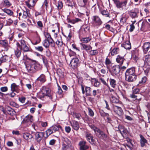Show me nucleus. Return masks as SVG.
<instances>
[{"instance_id":"obj_9","label":"nucleus","mask_w":150,"mask_h":150,"mask_svg":"<svg viewBox=\"0 0 150 150\" xmlns=\"http://www.w3.org/2000/svg\"><path fill=\"white\" fill-rule=\"evenodd\" d=\"M139 13L138 8H135L133 10H132L129 12V14L132 18L137 17V14Z\"/></svg>"},{"instance_id":"obj_34","label":"nucleus","mask_w":150,"mask_h":150,"mask_svg":"<svg viewBox=\"0 0 150 150\" xmlns=\"http://www.w3.org/2000/svg\"><path fill=\"white\" fill-rule=\"evenodd\" d=\"M21 49L24 52H27L30 51V48L27 46L26 44L25 45H23L21 47Z\"/></svg>"},{"instance_id":"obj_25","label":"nucleus","mask_w":150,"mask_h":150,"mask_svg":"<svg viewBox=\"0 0 150 150\" xmlns=\"http://www.w3.org/2000/svg\"><path fill=\"white\" fill-rule=\"evenodd\" d=\"M37 80L40 81L41 83H43L46 81V76L45 75L42 74L37 79Z\"/></svg>"},{"instance_id":"obj_10","label":"nucleus","mask_w":150,"mask_h":150,"mask_svg":"<svg viewBox=\"0 0 150 150\" xmlns=\"http://www.w3.org/2000/svg\"><path fill=\"white\" fill-rule=\"evenodd\" d=\"M93 21L96 26H99L102 23L100 19L97 16H94L93 17Z\"/></svg>"},{"instance_id":"obj_29","label":"nucleus","mask_w":150,"mask_h":150,"mask_svg":"<svg viewBox=\"0 0 150 150\" xmlns=\"http://www.w3.org/2000/svg\"><path fill=\"white\" fill-rule=\"evenodd\" d=\"M30 15L29 11L28 9H25L23 10V18L25 19L29 17Z\"/></svg>"},{"instance_id":"obj_3","label":"nucleus","mask_w":150,"mask_h":150,"mask_svg":"<svg viewBox=\"0 0 150 150\" xmlns=\"http://www.w3.org/2000/svg\"><path fill=\"white\" fill-rule=\"evenodd\" d=\"M42 92L45 94L46 96L48 97L50 99L52 100L53 98V93L51 92L50 90L48 88L45 86H43L42 88Z\"/></svg>"},{"instance_id":"obj_35","label":"nucleus","mask_w":150,"mask_h":150,"mask_svg":"<svg viewBox=\"0 0 150 150\" xmlns=\"http://www.w3.org/2000/svg\"><path fill=\"white\" fill-rule=\"evenodd\" d=\"M109 81L111 86L113 88H115L116 85V81L114 79L110 78L109 79Z\"/></svg>"},{"instance_id":"obj_53","label":"nucleus","mask_w":150,"mask_h":150,"mask_svg":"<svg viewBox=\"0 0 150 150\" xmlns=\"http://www.w3.org/2000/svg\"><path fill=\"white\" fill-rule=\"evenodd\" d=\"M84 31L86 33H88L90 32V27L88 26H86L84 28Z\"/></svg>"},{"instance_id":"obj_36","label":"nucleus","mask_w":150,"mask_h":150,"mask_svg":"<svg viewBox=\"0 0 150 150\" xmlns=\"http://www.w3.org/2000/svg\"><path fill=\"white\" fill-rule=\"evenodd\" d=\"M2 10L4 12L6 13L9 16H12L13 14V12L12 10L9 9L4 8V9H2Z\"/></svg>"},{"instance_id":"obj_57","label":"nucleus","mask_w":150,"mask_h":150,"mask_svg":"<svg viewBox=\"0 0 150 150\" xmlns=\"http://www.w3.org/2000/svg\"><path fill=\"white\" fill-rule=\"evenodd\" d=\"M25 98L23 96L19 98V100L22 103H24L25 100Z\"/></svg>"},{"instance_id":"obj_50","label":"nucleus","mask_w":150,"mask_h":150,"mask_svg":"<svg viewBox=\"0 0 150 150\" xmlns=\"http://www.w3.org/2000/svg\"><path fill=\"white\" fill-rule=\"evenodd\" d=\"M98 53V52L96 50H91L90 51L89 54L91 56L95 55Z\"/></svg>"},{"instance_id":"obj_55","label":"nucleus","mask_w":150,"mask_h":150,"mask_svg":"<svg viewBox=\"0 0 150 150\" xmlns=\"http://www.w3.org/2000/svg\"><path fill=\"white\" fill-rule=\"evenodd\" d=\"M81 21V20L80 19L78 18H75V19L71 20V23L74 24L76 22Z\"/></svg>"},{"instance_id":"obj_40","label":"nucleus","mask_w":150,"mask_h":150,"mask_svg":"<svg viewBox=\"0 0 150 150\" xmlns=\"http://www.w3.org/2000/svg\"><path fill=\"white\" fill-rule=\"evenodd\" d=\"M81 45L83 48L86 51L90 50L91 49V47L90 45H87L83 44H81Z\"/></svg>"},{"instance_id":"obj_47","label":"nucleus","mask_w":150,"mask_h":150,"mask_svg":"<svg viewBox=\"0 0 150 150\" xmlns=\"http://www.w3.org/2000/svg\"><path fill=\"white\" fill-rule=\"evenodd\" d=\"M44 35L46 38V39L45 40H50L51 39H52L51 35L49 33L47 32H44Z\"/></svg>"},{"instance_id":"obj_46","label":"nucleus","mask_w":150,"mask_h":150,"mask_svg":"<svg viewBox=\"0 0 150 150\" xmlns=\"http://www.w3.org/2000/svg\"><path fill=\"white\" fill-rule=\"evenodd\" d=\"M92 80L94 81V85L95 86L98 87L100 85V83L98 80L96 79H92Z\"/></svg>"},{"instance_id":"obj_17","label":"nucleus","mask_w":150,"mask_h":150,"mask_svg":"<svg viewBox=\"0 0 150 150\" xmlns=\"http://www.w3.org/2000/svg\"><path fill=\"white\" fill-rule=\"evenodd\" d=\"M86 137L87 140L92 144H95V142L94 141L93 137L92 134L89 133H86Z\"/></svg>"},{"instance_id":"obj_31","label":"nucleus","mask_w":150,"mask_h":150,"mask_svg":"<svg viewBox=\"0 0 150 150\" xmlns=\"http://www.w3.org/2000/svg\"><path fill=\"white\" fill-rule=\"evenodd\" d=\"M86 94V96H92V89L89 87L86 86L85 87Z\"/></svg>"},{"instance_id":"obj_16","label":"nucleus","mask_w":150,"mask_h":150,"mask_svg":"<svg viewBox=\"0 0 150 150\" xmlns=\"http://www.w3.org/2000/svg\"><path fill=\"white\" fill-rule=\"evenodd\" d=\"M114 111L119 115H121L122 114L123 110L122 108L120 107L114 105L113 107Z\"/></svg>"},{"instance_id":"obj_4","label":"nucleus","mask_w":150,"mask_h":150,"mask_svg":"<svg viewBox=\"0 0 150 150\" xmlns=\"http://www.w3.org/2000/svg\"><path fill=\"white\" fill-rule=\"evenodd\" d=\"M79 63V61L78 58H73L70 62L69 66L72 69H75L78 67Z\"/></svg>"},{"instance_id":"obj_63","label":"nucleus","mask_w":150,"mask_h":150,"mask_svg":"<svg viewBox=\"0 0 150 150\" xmlns=\"http://www.w3.org/2000/svg\"><path fill=\"white\" fill-rule=\"evenodd\" d=\"M132 58L135 60L138 59V57L137 55L133 54L132 55Z\"/></svg>"},{"instance_id":"obj_5","label":"nucleus","mask_w":150,"mask_h":150,"mask_svg":"<svg viewBox=\"0 0 150 150\" xmlns=\"http://www.w3.org/2000/svg\"><path fill=\"white\" fill-rule=\"evenodd\" d=\"M116 3L115 4L116 6L118 8H122L123 9L125 8L126 7L127 4V1L125 0L122 1H120L119 0L117 1H116Z\"/></svg>"},{"instance_id":"obj_30","label":"nucleus","mask_w":150,"mask_h":150,"mask_svg":"<svg viewBox=\"0 0 150 150\" xmlns=\"http://www.w3.org/2000/svg\"><path fill=\"white\" fill-rule=\"evenodd\" d=\"M23 137L25 139L27 140L30 139H31L33 138V136L31 134L27 133H24Z\"/></svg>"},{"instance_id":"obj_56","label":"nucleus","mask_w":150,"mask_h":150,"mask_svg":"<svg viewBox=\"0 0 150 150\" xmlns=\"http://www.w3.org/2000/svg\"><path fill=\"white\" fill-rule=\"evenodd\" d=\"M35 48L36 50L41 52H42L43 50V49L42 46H38L35 47Z\"/></svg>"},{"instance_id":"obj_59","label":"nucleus","mask_w":150,"mask_h":150,"mask_svg":"<svg viewBox=\"0 0 150 150\" xmlns=\"http://www.w3.org/2000/svg\"><path fill=\"white\" fill-rule=\"evenodd\" d=\"M8 88L6 86L2 87L0 88V90L3 92L7 91H8Z\"/></svg>"},{"instance_id":"obj_39","label":"nucleus","mask_w":150,"mask_h":150,"mask_svg":"<svg viewBox=\"0 0 150 150\" xmlns=\"http://www.w3.org/2000/svg\"><path fill=\"white\" fill-rule=\"evenodd\" d=\"M45 95L44 93L42 92V91L41 90V92L37 93V97L40 99H42L46 96Z\"/></svg>"},{"instance_id":"obj_54","label":"nucleus","mask_w":150,"mask_h":150,"mask_svg":"<svg viewBox=\"0 0 150 150\" xmlns=\"http://www.w3.org/2000/svg\"><path fill=\"white\" fill-rule=\"evenodd\" d=\"M88 114L90 116L93 117L94 115V112L90 108H88Z\"/></svg>"},{"instance_id":"obj_60","label":"nucleus","mask_w":150,"mask_h":150,"mask_svg":"<svg viewBox=\"0 0 150 150\" xmlns=\"http://www.w3.org/2000/svg\"><path fill=\"white\" fill-rule=\"evenodd\" d=\"M99 137L101 139H103L104 140H106L108 137V136L107 134H105L104 133L103 134V135L102 136H99Z\"/></svg>"},{"instance_id":"obj_13","label":"nucleus","mask_w":150,"mask_h":150,"mask_svg":"<svg viewBox=\"0 0 150 150\" xmlns=\"http://www.w3.org/2000/svg\"><path fill=\"white\" fill-rule=\"evenodd\" d=\"M11 91L15 92L17 93H19L20 89L19 86L16 85L15 83H12L11 85Z\"/></svg>"},{"instance_id":"obj_7","label":"nucleus","mask_w":150,"mask_h":150,"mask_svg":"<svg viewBox=\"0 0 150 150\" xmlns=\"http://www.w3.org/2000/svg\"><path fill=\"white\" fill-rule=\"evenodd\" d=\"M44 133L38 132L35 134V139L37 142H40L41 141L44 136Z\"/></svg>"},{"instance_id":"obj_51","label":"nucleus","mask_w":150,"mask_h":150,"mask_svg":"<svg viewBox=\"0 0 150 150\" xmlns=\"http://www.w3.org/2000/svg\"><path fill=\"white\" fill-rule=\"evenodd\" d=\"M101 75H100V80L101 81L102 83L103 84L107 86V87H108V84L106 82L104 79L103 78L101 77L100 76Z\"/></svg>"},{"instance_id":"obj_45","label":"nucleus","mask_w":150,"mask_h":150,"mask_svg":"<svg viewBox=\"0 0 150 150\" xmlns=\"http://www.w3.org/2000/svg\"><path fill=\"white\" fill-rule=\"evenodd\" d=\"M100 115L104 117H106L109 116V114L108 113L105 112L102 110H100Z\"/></svg>"},{"instance_id":"obj_62","label":"nucleus","mask_w":150,"mask_h":150,"mask_svg":"<svg viewBox=\"0 0 150 150\" xmlns=\"http://www.w3.org/2000/svg\"><path fill=\"white\" fill-rule=\"evenodd\" d=\"M10 105L13 107H17L18 106V105L15 102L12 101L10 103Z\"/></svg>"},{"instance_id":"obj_32","label":"nucleus","mask_w":150,"mask_h":150,"mask_svg":"<svg viewBox=\"0 0 150 150\" xmlns=\"http://www.w3.org/2000/svg\"><path fill=\"white\" fill-rule=\"evenodd\" d=\"M110 101L112 103H117L119 102L118 99L112 95H110Z\"/></svg>"},{"instance_id":"obj_64","label":"nucleus","mask_w":150,"mask_h":150,"mask_svg":"<svg viewBox=\"0 0 150 150\" xmlns=\"http://www.w3.org/2000/svg\"><path fill=\"white\" fill-rule=\"evenodd\" d=\"M56 43L57 45L60 47H61L63 44L62 42L59 40H57L56 41Z\"/></svg>"},{"instance_id":"obj_20","label":"nucleus","mask_w":150,"mask_h":150,"mask_svg":"<svg viewBox=\"0 0 150 150\" xmlns=\"http://www.w3.org/2000/svg\"><path fill=\"white\" fill-rule=\"evenodd\" d=\"M137 76L136 75L125 77L126 80L129 82H132L135 81Z\"/></svg>"},{"instance_id":"obj_23","label":"nucleus","mask_w":150,"mask_h":150,"mask_svg":"<svg viewBox=\"0 0 150 150\" xmlns=\"http://www.w3.org/2000/svg\"><path fill=\"white\" fill-rule=\"evenodd\" d=\"M125 60V59L124 57L120 55H118L116 58V62L121 65L123 64V62Z\"/></svg>"},{"instance_id":"obj_42","label":"nucleus","mask_w":150,"mask_h":150,"mask_svg":"<svg viewBox=\"0 0 150 150\" xmlns=\"http://www.w3.org/2000/svg\"><path fill=\"white\" fill-rule=\"evenodd\" d=\"M50 40H45L43 42V45L45 47H48L50 45Z\"/></svg>"},{"instance_id":"obj_21","label":"nucleus","mask_w":150,"mask_h":150,"mask_svg":"<svg viewBox=\"0 0 150 150\" xmlns=\"http://www.w3.org/2000/svg\"><path fill=\"white\" fill-rule=\"evenodd\" d=\"M57 73L61 78H63L64 76V69H63L58 68L57 69Z\"/></svg>"},{"instance_id":"obj_38","label":"nucleus","mask_w":150,"mask_h":150,"mask_svg":"<svg viewBox=\"0 0 150 150\" xmlns=\"http://www.w3.org/2000/svg\"><path fill=\"white\" fill-rule=\"evenodd\" d=\"M147 78L146 76H144L142 77H140V79L139 81V84H144L146 81Z\"/></svg>"},{"instance_id":"obj_58","label":"nucleus","mask_w":150,"mask_h":150,"mask_svg":"<svg viewBox=\"0 0 150 150\" xmlns=\"http://www.w3.org/2000/svg\"><path fill=\"white\" fill-rule=\"evenodd\" d=\"M42 59L45 65H47L48 63V61L46 58L44 56H42Z\"/></svg>"},{"instance_id":"obj_18","label":"nucleus","mask_w":150,"mask_h":150,"mask_svg":"<svg viewBox=\"0 0 150 150\" xmlns=\"http://www.w3.org/2000/svg\"><path fill=\"white\" fill-rule=\"evenodd\" d=\"M90 126L91 128L94 131L96 135L99 136L102 131L93 125H90Z\"/></svg>"},{"instance_id":"obj_14","label":"nucleus","mask_w":150,"mask_h":150,"mask_svg":"<svg viewBox=\"0 0 150 150\" xmlns=\"http://www.w3.org/2000/svg\"><path fill=\"white\" fill-rule=\"evenodd\" d=\"M120 67L119 65H115L112 68V71L113 73L117 75L119 74L120 71Z\"/></svg>"},{"instance_id":"obj_37","label":"nucleus","mask_w":150,"mask_h":150,"mask_svg":"<svg viewBox=\"0 0 150 150\" xmlns=\"http://www.w3.org/2000/svg\"><path fill=\"white\" fill-rule=\"evenodd\" d=\"M130 145L129 144H125L124 145V147L126 150H132L133 145L130 142Z\"/></svg>"},{"instance_id":"obj_19","label":"nucleus","mask_w":150,"mask_h":150,"mask_svg":"<svg viewBox=\"0 0 150 150\" xmlns=\"http://www.w3.org/2000/svg\"><path fill=\"white\" fill-rule=\"evenodd\" d=\"M140 139V145L141 147H143L145 146L146 144L147 143V140L142 135H139Z\"/></svg>"},{"instance_id":"obj_2","label":"nucleus","mask_w":150,"mask_h":150,"mask_svg":"<svg viewBox=\"0 0 150 150\" xmlns=\"http://www.w3.org/2000/svg\"><path fill=\"white\" fill-rule=\"evenodd\" d=\"M62 127L59 126H53L50 127L48 129L46 132V137H45V138H47L52 133L55 132L56 131H58L59 128L61 129Z\"/></svg>"},{"instance_id":"obj_61","label":"nucleus","mask_w":150,"mask_h":150,"mask_svg":"<svg viewBox=\"0 0 150 150\" xmlns=\"http://www.w3.org/2000/svg\"><path fill=\"white\" fill-rule=\"evenodd\" d=\"M81 115L80 114L78 113H74V117L77 118L78 119H79Z\"/></svg>"},{"instance_id":"obj_27","label":"nucleus","mask_w":150,"mask_h":150,"mask_svg":"<svg viewBox=\"0 0 150 150\" xmlns=\"http://www.w3.org/2000/svg\"><path fill=\"white\" fill-rule=\"evenodd\" d=\"M119 52V49L118 47H115L112 49L111 48L110 49V53L112 55L114 56L118 54Z\"/></svg>"},{"instance_id":"obj_1","label":"nucleus","mask_w":150,"mask_h":150,"mask_svg":"<svg viewBox=\"0 0 150 150\" xmlns=\"http://www.w3.org/2000/svg\"><path fill=\"white\" fill-rule=\"evenodd\" d=\"M25 67L28 72L33 73L35 72L39 69L40 65L34 61L30 60L25 64Z\"/></svg>"},{"instance_id":"obj_44","label":"nucleus","mask_w":150,"mask_h":150,"mask_svg":"<svg viewBox=\"0 0 150 150\" xmlns=\"http://www.w3.org/2000/svg\"><path fill=\"white\" fill-rule=\"evenodd\" d=\"M8 57L7 56H3L0 58V64L2 62H5L8 59Z\"/></svg>"},{"instance_id":"obj_48","label":"nucleus","mask_w":150,"mask_h":150,"mask_svg":"<svg viewBox=\"0 0 150 150\" xmlns=\"http://www.w3.org/2000/svg\"><path fill=\"white\" fill-rule=\"evenodd\" d=\"M124 47L126 49H129L131 48L130 42H128L127 43H126L124 45Z\"/></svg>"},{"instance_id":"obj_49","label":"nucleus","mask_w":150,"mask_h":150,"mask_svg":"<svg viewBox=\"0 0 150 150\" xmlns=\"http://www.w3.org/2000/svg\"><path fill=\"white\" fill-rule=\"evenodd\" d=\"M144 61L147 63L150 62V54L147 55L145 56Z\"/></svg>"},{"instance_id":"obj_52","label":"nucleus","mask_w":150,"mask_h":150,"mask_svg":"<svg viewBox=\"0 0 150 150\" xmlns=\"http://www.w3.org/2000/svg\"><path fill=\"white\" fill-rule=\"evenodd\" d=\"M4 4L6 6L8 7L11 5V4L8 0H5L4 1Z\"/></svg>"},{"instance_id":"obj_43","label":"nucleus","mask_w":150,"mask_h":150,"mask_svg":"<svg viewBox=\"0 0 150 150\" xmlns=\"http://www.w3.org/2000/svg\"><path fill=\"white\" fill-rule=\"evenodd\" d=\"M101 13L103 15H105L106 17L110 18V14L108 11L104 10L101 11Z\"/></svg>"},{"instance_id":"obj_12","label":"nucleus","mask_w":150,"mask_h":150,"mask_svg":"<svg viewBox=\"0 0 150 150\" xmlns=\"http://www.w3.org/2000/svg\"><path fill=\"white\" fill-rule=\"evenodd\" d=\"M144 52L146 54L149 51L150 52V43L149 42H145L142 47Z\"/></svg>"},{"instance_id":"obj_24","label":"nucleus","mask_w":150,"mask_h":150,"mask_svg":"<svg viewBox=\"0 0 150 150\" xmlns=\"http://www.w3.org/2000/svg\"><path fill=\"white\" fill-rule=\"evenodd\" d=\"M0 44L3 45L5 47V50L6 51H7L8 50V45L7 41L5 40H0Z\"/></svg>"},{"instance_id":"obj_33","label":"nucleus","mask_w":150,"mask_h":150,"mask_svg":"<svg viewBox=\"0 0 150 150\" xmlns=\"http://www.w3.org/2000/svg\"><path fill=\"white\" fill-rule=\"evenodd\" d=\"M63 144H65L69 147H71V144L70 141L67 138H64Z\"/></svg>"},{"instance_id":"obj_41","label":"nucleus","mask_w":150,"mask_h":150,"mask_svg":"<svg viewBox=\"0 0 150 150\" xmlns=\"http://www.w3.org/2000/svg\"><path fill=\"white\" fill-rule=\"evenodd\" d=\"M91 40V38L90 37H88L85 38H83L82 39V41L83 43H86L90 41Z\"/></svg>"},{"instance_id":"obj_8","label":"nucleus","mask_w":150,"mask_h":150,"mask_svg":"<svg viewBox=\"0 0 150 150\" xmlns=\"http://www.w3.org/2000/svg\"><path fill=\"white\" fill-rule=\"evenodd\" d=\"M80 150H86L89 146L86 144V142L84 141H80L79 144Z\"/></svg>"},{"instance_id":"obj_26","label":"nucleus","mask_w":150,"mask_h":150,"mask_svg":"<svg viewBox=\"0 0 150 150\" xmlns=\"http://www.w3.org/2000/svg\"><path fill=\"white\" fill-rule=\"evenodd\" d=\"M21 52V49H19L18 47L15 50L14 55L17 59H18L20 57Z\"/></svg>"},{"instance_id":"obj_28","label":"nucleus","mask_w":150,"mask_h":150,"mask_svg":"<svg viewBox=\"0 0 150 150\" xmlns=\"http://www.w3.org/2000/svg\"><path fill=\"white\" fill-rule=\"evenodd\" d=\"M105 64L106 65L107 68L108 69H110V67H111L112 64L111 62V61L108 58V57L106 58Z\"/></svg>"},{"instance_id":"obj_11","label":"nucleus","mask_w":150,"mask_h":150,"mask_svg":"<svg viewBox=\"0 0 150 150\" xmlns=\"http://www.w3.org/2000/svg\"><path fill=\"white\" fill-rule=\"evenodd\" d=\"M36 2V0H28L25 1V3L28 8L32 9L34 8Z\"/></svg>"},{"instance_id":"obj_22","label":"nucleus","mask_w":150,"mask_h":150,"mask_svg":"<svg viewBox=\"0 0 150 150\" xmlns=\"http://www.w3.org/2000/svg\"><path fill=\"white\" fill-rule=\"evenodd\" d=\"M71 125L73 128L76 130H77L79 128V125L78 122L76 121H74L71 122Z\"/></svg>"},{"instance_id":"obj_15","label":"nucleus","mask_w":150,"mask_h":150,"mask_svg":"<svg viewBox=\"0 0 150 150\" xmlns=\"http://www.w3.org/2000/svg\"><path fill=\"white\" fill-rule=\"evenodd\" d=\"M33 121V117L30 115L26 116L23 121V123H28L30 124Z\"/></svg>"},{"instance_id":"obj_6","label":"nucleus","mask_w":150,"mask_h":150,"mask_svg":"<svg viewBox=\"0 0 150 150\" xmlns=\"http://www.w3.org/2000/svg\"><path fill=\"white\" fill-rule=\"evenodd\" d=\"M135 69L134 67H132L127 69L125 73V77L136 75Z\"/></svg>"}]
</instances>
